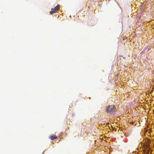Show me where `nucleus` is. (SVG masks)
<instances>
[{
	"instance_id": "f257e3e1",
	"label": "nucleus",
	"mask_w": 154,
	"mask_h": 154,
	"mask_svg": "<svg viewBox=\"0 0 154 154\" xmlns=\"http://www.w3.org/2000/svg\"><path fill=\"white\" fill-rule=\"evenodd\" d=\"M106 110L108 112H115L116 109L114 105H112L108 106Z\"/></svg>"
},
{
	"instance_id": "f03ea898",
	"label": "nucleus",
	"mask_w": 154,
	"mask_h": 154,
	"mask_svg": "<svg viewBox=\"0 0 154 154\" xmlns=\"http://www.w3.org/2000/svg\"><path fill=\"white\" fill-rule=\"evenodd\" d=\"M60 7V5H57L54 8H52L51 9V11L50 12V14H52L54 13L56 11H58Z\"/></svg>"
},
{
	"instance_id": "7ed1b4c3",
	"label": "nucleus",
	"mask_w": 154,
	"mask_h": 154,
	"mask_svg": "<svg viewBox=\"0 0 154 154\" xmlns=\"http://www.w3.org/2000/svg\"><path fill=\"white\" fill-rule=\"evenodd\" d=\"M49 138L52 140H54L57 138V137L54 134L52 135H51L49 137Z\"/></svg>"
},
{
	"instance_id": "20e7f679",
	"label": "nucleus",
	"mask_w": 154,
	"mask_h": 154,
	"mask_svg": "<svg viewBox=\"0 0 154 154\" xmlns=\"http://www.w3.org/2000/svg\"><path fill=\"white\" fill-rule=\"evenodd\" d=\"M122 57V56H120V57Z\"/></svg>"
},
{
	"instance_id": "39448f33",
	"label": "nucleus",
	"mask_w": 154,
	"mask_h": 154,
	"mask_svg": "<svg viewBox=\"0 0 154 154\" xmlns=\"http://www.w3.org/2000/svg\"><path fill=\"white\" fill-rule=\"evenodd\" d=\"M123 58L124 59H125V58H124V57H123Z\"/></svg>"
}]
</instances>
